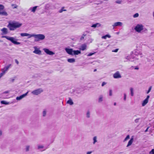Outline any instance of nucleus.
I'll return each instance as SVG.
<instances>
[{"instance_id":"nucleus-1","label":"nucleus","mask_w":154,"mask_h":154,"mask_svg":"<svg viewBox=\"0 0 154 154\" xmlns=\"http://www.w3.org/2000/svg\"><path fill=\"white\" fill-rule=\"evenodd\" d=\"M22 25V23L18 22H12L9 23L7 26L10 30L14 31L16 28L20 27Z\"/></svg>"},{"instance_id":"nucleus-2","label":"nucleus","mask_w":154,"mask_h":154,"mask_svg":"<svg viewBox=\"0 0 154 154\" xmlns=\"http://www.w3.org/2000/svg\"><path fill=\"white\" fill-rule=\"evenodd\" d=\"M139 57H142V54L140 53L136 52L134 54L131 55L130 56H127L126 59L132 61H134V59L138 60Z\"/></svg>"},{"instance_id":"nucleus-3","label":"nucleus","mask_w":154,"mask_h":154,"mask_svg":"<svg viewBox=\"0 0 154 154\" xmlns=\"http://www.w3.org/2000/svg\"><path fill=\"white\" fill-rule=\"evenodd\" d=\"M2 38H5L8 40L10 41L11 42L15 45H20V42L17 41V39H15L14 37H9L6 35L3 36Z\"/></svg>"},{"instance_id":"nucleus-4","label":"nucleus","mask_w":154,"mask_h":154,"mask_svg":"<svg viewBox=\"0 0 154 154\" xmlns=\"http://www.w3.org/2000/svg\"><path fill=\"white\" fill-rule=\"evenodd\" d=\"M32 37L35 38V41H38L44 39L45 38L44 35L42 34H32Z\"/></svg>"},{"instance_id":"nucleus-5","label":"nucleus","mask_w":154,"mask_h":154,"mask_svg":"<svg viewBox=\"0 0 154 154\" xmlns=\"http://www.w3.org/2000/svg\"><path fill=\"white\" fill-rule=\"evenodd\" d=\"M43 91L42 88H38L32 91L31 93L33 95H37Z\"/></svg>"},{"instance_id":"nucleus-6","label":"nucleus","mask_w":154,"mask_h":154,"mask_svg":"<svg viewBox=\"0 0 154 154\" xmlns=\"http://www.w3.org/2000/svg\"><path fill=\"white\" fill-rule=\"evenodd\" d=\"M143 26L142 24H137L134 28L135 31L140 32L143 29Z\"/></svg>"},{"instance_id":"nucleus-7","label":"nucleus","mask_w":154,"mask_h":154,"mask_svg":"<svg viewBox=\"0 0 154 154\" xmlns=\"http://www.w3.org/2000/svg\"><path fill=\"white\" fill-rule=\"evenodd\" d=\"M65 50L68 54L71 55H73V50L72 49L66 48H65Z\"/></svg>"},{"instance_id":"nucleus-8","label":"nucleus","mask_w":154,"mask_h":154,"mask_svg":"<svg viewBox=\"0 0 154 154\" xmlns=\"http://www.w3.org/2000/svg\"><path fill=\"white\" fill-rule=\"evenodd\" d=\"M113 77L115 79H119L121 78L122 76L120 74L119 72L118 71L114 74L113 75Z\"/></svg>"},{"instance_id":"nucleus-9","label":"nucleus","mask_w":154,"mask_h":154,"mask_svg":"<svg viewBox=\"0 0 154 154\" xmlns=\"http://www.w3.org/2000/svg\"><path fill=\"white\" fill-rule=\"evenodd\" d=\"M43 50L44 51L48 54L51 55L54 54V53L49 50L48 49L45 48L43 49Z\"/></svg>"},{"instance_id":"nucleus-10","label":"nucleus","mask_w":154,"mask_h":154,"mask_svg":"<svg viewBox=\"0 0 154 154\" xmlns=\"http://www.w3.org/2000/svg\"><path fill=\"white\" fill-rule=\"evenodd\" d=\"M28 93V92H27L26 93L20 96L19 97H17L16 98V100H20L26 97Z\"/></svg>"},{"instance_id":"nucleus-11","label":"nucleus","mask_w":154,"mask_h":154,"mask_svg":"<svg viewBox=\"0 0 154 154\" xmlns=\"http://www.w3.org/2000/svg\"><path fill=\"white\" fill-rule=\"evenodd\" d=\"M21 36L22 37L28 36V38H29L32 37V34H30L26 33H21L20 34Z\"/></svg>"},{"instance_id":"nucleus-12","label":"nucleus","mask_w":154,"mask_h":154,"mask_svg":"<svg viewBox=\"0 0 154 154\" xmlns=\"http://www.w3.org/2000/svg\"><path fill=\"white\" fill-rule=\"evenodd\" d=\"M37 148L38 149L40 150L41 151H43L47 149L46 148H45L44 146L42 145H38Z\"/></svg>"},{"instance_id":"nucleus-13","label":"nucleus","mask_w":154,"mask_h":154,"mask_svg":"<svg viewBox=\"0 0 154 154\" xmlns=\"http://www.w3.org/2000/svg\"><path fill=\"white\" fill-rule=\"evenodd\" d=\"M122 22H117L115 23L114 24L112 25V26L113 27V28H114L115 27L122 26Z\"/></svg>"},{"instance_id":"nucleus-14","label":"nucleus","mask_w":154,"mask_h":154,"mask_svg":"<svg viewBox=\"0 0 154 154\" xmlns=\"http://www.w3.org/2000/svg\"><path fill=\"white\" fill-rule=\"evenodd\" d=\"M38 7V6H35L32 8L31 7L29 9V10L31 11V12L34 13Z\"/></svg>"},{"instance_id":"nucleus-15","label":"nucleus","mask_w":154,"mask_h":154,"mask_svg":"<svg viewBox=\"0 0 154 154\" xmlns=\"http://www.w3.org/2000/svg\"><path fill=\"white\" fill-rule=\"evenodd\" d=\"M1 31L2 32L3 34L4 35H6L8 33V29L5 28H4L1 29Z\"/></svg>"},{"instance_id":"nucleus-16","label":"nucleus","mask_w":154,"mask_h":154,"mask_svg":"<svg viewBox=\"0 0 154 154\" xmlns=\"http://www.w3.org/2000/svg\"><path fill=\"white\" fill-rule=\"evenodd\" d=\"M134 141V139L133 138H131L128 142V144L126 146L127 147H128L131 146Z\"/></svg>"},{"instance_id":"nucleus-17","label":"nucleus","mask_w":154,"mask_h":154,"mask_svg":"<svg viewBox=\"0 0 154 154\" xmlns=\"http://www.w3.org/2000/svg\"><path fill=\"white\" fill-rule=\"evenodd\" d=\"M100 26H101V24L100 23H96L94 24H93L91 26V27H92L95 28L96 27H98Z\"/></svg>"},{"instance_id":"nucleus-18","label":"nucleus","mask_w":154,"mask_h":154,"mask_svg":"<svg viewBox=\"0 0 154 154\" xmlns=\"http://www.w3.org/2000/svg\"><path fill=\"white\" fill-rule=\"evenodd\" d=\"M81 54V51L79 50H73V55H78L79 54Z\"/></svg>"},{"instance_id":"nucleus-19","label":"nucleus","mask_w":154,"mask_h":154,"mask_svg":"<svg viewBox=\"0 0 154 154\" xmlns=\"http://www.w3.org/2000/svg\"><path fill=\"white\" fill-rule=\"evenodd\" d=\"M103 100V96L102 95L99 96L98 98V102L99 103H101Z\"/></svg>"},{"instance_id":"nucleus-20","label":"nucleus","mask_w":154,"mask_h":154,"mask_svg":"<svg viewBox=\"0 0 154 154\" xmlns=\"http://www.w3.org/2000/svg\"><path fill=\"white\" fill-rule=\"evenodd\" d=\"M86 45L85 44H83L81 46L79 49L80 50L84 51L86 49Z\"/></svg>"},{"instance_id":"nucleus-21","label":"nucleus","mask_w":154,"mask_h":154,"mask_svg":"<svg viewBox=\"0 0 154 154\" xmlns=\"http://www.w3.org/2000/svg\"><path fill=\"white\" fill-rule=\"evenodd\" d=\"M67 103L70 105H72L73 104V102L70 98H69V100L67 101Z\"/></svg>"},{"instance_id":"nucleus-22","label":"nucleus","mask_w":154,"mask_h":154,"mask_svg":"<svg viewBox=\"0 0 154 154\" xmlns=\"http://www.w3.org/2000/svg\"><path fill=\"white\" fill-rule=\"evenodd\" d=\"M33 52L36 54H40L41 53V51L37 49H35L34 51Z\"/></svg>"},{"instance_id":"nucleus-23","label":"nucleus","mask_w":154,"mask_h":154,"mask_svg":"<svg viewBox=\"0 0 154 154\" xmlns=\"http://www.w3.org/2000/svg\"><path fill=\"white\" fill-rule=\"evenodd\" d=\"M11 64H9L8 66H7L5 67L4 68V69H3V70L4 71H5V72H6V71H7L8 69H9V68L11 66Z\"/></svg>"},{"instance_id":"nucleus-24","label":"nucleus","mask_w":154,"mask_h":154,"mask_svg":"<svg viewBox=\"0 0 154 154\" xmlns=\"http://www.w3.org/2000/svg\"><path fill=\"white\" fill-rule=\"evenodd\" d=\"M67 61L70 63H73L75 62V60L74 58H69L68 59Z\"/></svg>"},{"instance_id":"nucleus-25","label":"nucleus","mask_w":154,"mask_h":154,"mask_svg":"<svg viewBox=\"0 0 154 154\" xmlns=\"http://www.w3.org/2000/svg\"><path fill=\"white\" fill-rule=\"evenodd\" d=\"M82 92V90L79 88H77L74 91L77 94H80Z\"/></svg>"},{"instance_id":"nucleus-26","label":"nucleus","mask_w":154,"mask_h":154,"mask_svg":"<svg viewBox=\"0 0 154 154\" xmlns=\"http://www.w3.org/2000/svg\"><path fill=\"white\" fill-rule=\"evenodd\" d=\"M91 117V113L89 110L87 111L86 113V117L87 118H89Z\"/></svg>"},{"instance_id":"nucleus-27","label":"nucleus","mask_w":154,"mask_h":154,"mask_svg":"<svg viewBox=\"0 0 154 154\" xmlns=\"http://www.w3.org/2000/svg\"><path fill=\"white\" fill-rule=\"evenodd\" d=\"M0 15L2 16H7L8 15L7 13L5 11H0Z\"/></svg>"},{"instance_id":"nucleus-28","label":"nucleus","mask_w":154,"mask_h":154,"mask_svg":"<svg viewBox=\"0 0 154 154\" xmlns=\"http://www.w3.org/2000/svg\"><path fill=\"white\" fill-rule=\"evenodd\" d=\"M148 100L147 99H145L143 101L142 103V106H145L148 102Z\"/></svg>"},{"instance_id":"nucleus-29","label":"nucleus","mask_w":154,"mask_h":154,"mask_svg":"<svg viewBox=\"0 0 154 154\" xmlns=\"http://www.w3.org/2000/svg\"><path fill=\"white\" fill-rule=\"evenodd\" d=\"M1 103L2 104L5 105H8L9 104V102H7L5 100L1 101Z\"/></svg>"},{"instance_id":"nucleus-30","label":"nucleus","mask_w":154,"mask_h":154,"mask_svg":"<svg viewBox=\"0 0 154 154\" xmlns=\"http://www.w3.org/2000/svg\"><path fill=\"white\" fill-rule=\"evenodd\" d=\"M111 37V36L109 35H106L104 36H103L102 37V38L106 39L107 38H110Z\"/></svg>"},{"instance_id":"nucleus-31","label":"nucleus","mask_w":154,"mask_h":154,"mask_svg":"<svg viewBox=\"0 0 154 154\" xmlns=\"http://www.w3.org/2000/svg\"><path fill=\"white\" fill-rule=\"evenodd\" d=\"M93 144H94L96 142H97V137L96 136H94L93 138Z\"/></svg>"},{"instance_id":"nucleus-32","label":"nucleus","mask_w":154,"mask_h":154,"mask_svg":"<svg viewBox=\"0 0 154 154\" xmlns=\"http://www.w3.org/2000/svg\"><path fill=\"white\" fill-rule=\"evenodd\" d=\"M130 90L131 91V95L133 96L134 95L133 89V88H130Z\"/></svg>"},{"instance_id":"nucleus-33","label":"nucleus","mask_w":154,"mask_h":154,"mask_svg":"<svg viewBox=\"0 0 154 154\" xmlns=\"http://www.w3.org/2000/svg\"><path fill=\"white\" fill-rule=\"evenodd\" d=\"M130 138V136L129 135H128L126 137H125V138L123 142H124L125 141H126L128 140Z\"/></svg>"},{"instance_id":"nucleus-34","label":"nucleus","mask_w":154,"mask_h":154,"mask_svg":"<svg viewBox=\"0 0 154 154\" xmlns=\"http://www.w3.org/2000/svg\"><path fill=\"white\" fill-rule=\"evenodd\" d=\"M29 148H30L29 146L27 145L26 146V152H28L29 150Z\"/></svg>"},{"instance_id":"nucleus-35","label":"nucleus","mask_w":154,"mask_h":154,"mask_svg":"<svg viewBox=\"0 0 154 154\" xmlns=\"http://www.w3.org/2000/svg\"><path fill=\"white\" fill-rule=\"evenodd\" d=\"M46 111L45 110H44L42 113V116H43L45 117L46 116Z\"/></svg>"},{"instance_id":"nucleus-36","label":"nucleus","mask_w":154,"mask_h":154,"mask_svg":"<svg viewBox=\"0 0 154 154\" xmlns=\"http://www.w3.org/2000/svg\"><path fill=\"white\" fill-rule=\"evenodd\" d=\"M139 14L138 13H137L134 14L133 17L134 18H136L138 17L139 16Z\"/></svg>"},{"instance_id":"nucleus-37","label":"nucleus","mask_w":154,"mask_h":154,"mask_svg":"<svg viewBox=\"0 0 154 154\" xmlns=\"http://www.w3.org/2000/svg\"><path fill=\"white\" fill-rule=\"evenodd\" d=\"M4 8V6L2 5H0V11L3 10Z\"/></svg>"},{"instance_id":"nucleus-38","label":"nucleus","mask_w":154,"mask_h":154,"mask_svg":"<svg viewBox=\"0 0 154 154\" xmlns=\"http://www.w3.org/2000/svg\"><path fill=\"white\" fill-rule=\"evenodd\" d=\"M122 2V0H118L116 1V3L119 4H121Z\"/></svg>"},{"instance_id":"nucleus-39","label":"nucleus","mask_w":154,"mask_h":154,"mask_svg":"<svg viewBox=\"0 0 154 154\" xmlns=\"http://www.w3.org/2000/svg\"><path fill=\"white\" fill-rule=\"evenodd\" d=\"M5 73V71H3L0 74V77H2Z\"/></svg>"},{"instance_id":"nucleus-40","label":"nucleus","mask_w":154,"mask_h":154,"mask_svg":"<svg viewBox=\"0 0 154 154\" xmlns=\"http://www.w3.org/2000/svg\"><path fill=\"white\" fill-rule=\"evenodd\" d=\"M66 11V10H63V8H62L59 11V13H62L64 11Z\"/></svg>"},{"instance_id":"nucleus-41","label":"nucleus","mask_w":154,"mask_h":154,"mask_svg":"<svg viewBox=\"0 0 154 154\" xmlns=\"http://www.w3.org/2000/svg\"><path fill=\"white\" fill-rule=\"evenodd\" d=\"M109 95L110 96H112V91L111 89L109 90Z\"/></svg>"},{"instance_id":"nucleus-42","label":"nucleus","mask_w":154,"mask_h":154,"mask_svg":"<svg viewBox=\"0 0 154 154\" xmlns=\"http://www.w3.org/2000/svg\"><path fill=\"white\" fill-rule=\"evenodd\" d=\"M151 88H152V87L150 86L149 87V89L147 92V94H148L150 92V91L151 90Z\"/></svg>"},{"instance_id":"nucleus-43","label":"nucleus","mask_w":154,"mask_h":154,"mask_svg":"<svg viewBox=\"0 0 154 154\" xmlns=\"http://www.w3.org/2000/svg\"><path fill=\"white\" fill-rule=\"evenodd\" d=\"M149 154H154V149H152L149 152Z\"/></svg>"},{"instance_id":"nucleus-44","label":"nucleus","mask_w":154,"mask_h":154,"mask_svg":"<svg viewBox=\"0 0 154 154\" xmlns=\"http://www.w3.org/2000/svg\"><path fill=\"white\" fill-rule=\"evenodd\" d=\"M124 100L125 101L126 100V95L125 93H124Z\"/></svg>"},{"instance_id":"nucleus-45","label":"nucleus","mask_w":154,"mask_h":154,"mask_svg":"<svg viewBox=\"0 0 154 154\" xmlns=\"http://www.w3.org/2000/svg\"><path fill=\"white\" fill-rule=\"evenodd\" d=\"M94 53H89L88 54L87 56H90L92 55L93 54H94Z\"/></svg>"},{"instance_id":"nucleus-46","label":"nucleus","mask_w":154,"mask_h":154,"mask_svg":"<svg viewBox=\"0 0 154 154\" xmlns=\"http://www.w3.org/2000/svg\"><path fill=\"white\" fill-rule=\"evenodd\" d=\"M118 50H119V49L117 48V49H115L114 50H112V52H116L118 51Z\"/></svg>"},{"instance_id":"nucleus-47","label":"nucleus","mask_w":154,"mask_h":154,"mask_svg":"<svg viewBox=\"0 0 154 154\" xmlns=\"http://www.w3.org/2000/svg\"><path fill=\"white\" fill-rule=\"evenodd\" d=\"M106 83L105 82H102L101 86L103 87V86L105 85L106 84Z\"/></svg>"},{"instance_id":"nucleus-48","label":"nucleus","mask_w":154,"mask_h":154,"mask_svg":"<svg viewBox=\"0 0 154 154\" xmlns=\"http://www.w3.org/2000/svg\"><path fill=\"white\" fill-rule=\"evenodd\" d=\"M139 119H135L134 121L135 123H137L139 122Z\"/></svg>"},{"instance_id":"nucleus-49","label":"nucleus","mask_w":154,"mask_h":154,"mask_svg":"<svg viewBox=\"0 0 154 154\" xmlns=\"http://www.w3.org/2000/svg\"><path fill=\"white\" fill-rule=\"evenodd\" d=\"M15 62H16V63L17 64H18L19 63V62H18V61L17 60V59H15Z\"/></svg>"},{"instance_id":"nucleus-50","label":"nucleus","mask_w":154,"mask_h":154,"mask_svg":"<svg viewBox=\"0 0 154 154\" xmlns=\"http://www.w3.org/2000/svg\"><path fill=\"white\" fill-rule=\"evenodd\" d=\"M92 152V151H88L87 152V154H91Z\"/></svg>"},{"instance_id":"nucleus-51","label":"nucleus","mask_w":154,"mask_h":154,"mask_svg":"<svg viewBox=\"0 0 154 154\" xmlns=\"http://www.w3.org/2000/svg\"><path fill=\"white\" fill-rule=\"evenodd\" d=\"M9 92V91H6L4 92H3V94H7Z\"/></svg>"},{"instance_id":"nucleus-52","label":"nucleus","mask_w":154,"mask_h":154,"mask_svg":"<svg viewBox=\"0 0 154 154\" xmlns=\"http://www.w3.org/2000/svg\"><path fill=\"white\" fill-rule=\"evenodd\" d=\"M149 95H148L147 96V97L146 98V99H147V100H149Z\"/></svg>"},{"instance_id":"nucleus-53","label":"nucleus","mask_w":154,"mask_h":154,"mask_svg":"<svg viewBox=\"0 0 154 154\" xmlns=\"http://www.w3.org/2000/svg\"><path fill=\"white\" fill-rule=\"evenodd\" d=\"M84 38V37L83 36H82L81 38H80V40H83V39Z\"/></svg>"},{"instance_id":"nucleus-54","label":"nucleus","mask_w":154,"mask_h":154,"mask_svg":"<svg viewBox=\"0 0 154 154\" xmlns=\"http://www.w3.org/2000/svg\"><path fill=\"white\" fill-rule=\"evenodd\" d=\"M148 128H149V127H148V128H146V129L145 130V132H147V131H148Z\"/></svg>"},{"instance_id":"nucleus-55","label":"nucleus","mask_w":154,"mask_h":154,"mask_svg":"<svg viewBox=\"0 0 154 154\" xmlns=\"http://www.w3.org/2000/svg\"><path fill=\"white\" fill-rule=\"evenodd\" d=\"M134 69L136 70H138L139 69V68L138 67H136L134 68Z\"/></svg>"},{"instance_id":"nucleus-56","label":"nucleus","mask_w":154,"mask_h":154,"mask_svg":"<svg viewBox=\"0 0 154 154\" xmlns=\"http://www.w3.org/2000/svg\"><path fill=\"white\" fill-rule=\"evenodd\" d=\"M2 134V131H0V136Z\"/></svg>"},{"instance_id":"nucleus-57","label":"nucleus","mask_w":154,"mask_h":154,"mask_svg":"<svg viewBox=\"0 0 154 154\" xmlns=\"http://www.w3.org/2000/svg\"><path fill=\"white\" fill-rule=\"evenodd\" d=\"M14 79H12V82H14Z\"/></svg>"},{"instance_id":"nucleus-58","label":"nucleus","mask_w":154,"mask_h":154,"mask_svg":"<svg viewBox=\"0 0 154 154\" xmlns=\"http://www.w3.org/2000/svg\"><path fill=\"white\" fill-rule=\"evenodd\" d=\"M86 35V34H83L82 35V36H85Z\"/></svg>"},{"instance_id":"nucleus-59","label":"nucleus","mask_w":154,"mask_h":154,"mask_svg":"<svg viewBox=\"0 0 154 154\" xmlns=\"http://www.w3.org/2000/svg\"><path fill=\"white\" fill-rule=\"evenodd\" d=\"M114 106H116V103H114Z\"/></svg>"},{"instance_id":"nucleus-60","label":"nucleus","mask_w":154,"mask_h":154,"mask_svg":"<svg viewBox=\"0 0 154 154\" xmlns=\"http://www.w3.org/2000/svg\"><path fill=\"white\" fill-rule=\"evenodd\" d=\"M97 71V69H95L94 70V72H95Z\"/></svg>"},{"instance_id":"nucleus-61","label":"nucleus","mask_w":154,"mask_h":154,"mask_svg":"<svg viewBox=\"0 0 154 154\" xmlns=\"http://www.w3.org/2000/svg\"><path fill=\"white\" fill-rule=\"evenodd\" d=\"M3 42V41L1 40H0V42Z\"/></svg>"},{"instance_id":"nucleus-62","label":"nucleus","mask_w":154,"mask_h":154,"mask_svg":"<svg viewBox=\"0 0 154 154\" xmlns=\"http://www.w3.org/2000/svg\"><path fill=\"white\" fill-rule=\"evenodd\" d=\"M17 7V6H15L14 7V8H16Z\"/></svg>"}]
</instances>
